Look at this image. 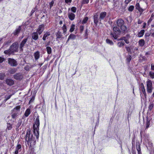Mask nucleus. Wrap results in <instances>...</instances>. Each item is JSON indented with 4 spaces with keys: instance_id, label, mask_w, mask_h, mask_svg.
I'll return each instance as SVG.
<instances>
[{
    "instance_id": "412c9836",
    "label": "nucleus",
    "mask_w": 154,
    "mask_h": 154,
    "mask_svg": "<svg viewBox=\"0 0 154 154\" xmlns=\"http://www.w3.org/2000/svg\"><path fill=\"white\" fill-rule=\"evenodd\" d=\"M136 8L140 12H143V10L140 6L139 3H137L135 6Z\"/></svg>"
},
{
    "instance_id": "bf43d9fd",
    "label": "nucleus",
    "mask_w": 154,
    "mask_h": 154,
    "mask_svg": "<svg viewBox=\"0 0 154 154\" xmlns=\"http://www.w3.org/2000/svg\"><path fill=\"white\" fill-rule=\"evenodd\" d=\"M18 150H17L16 149L15 151V154H18Z\"/></svg>"
},
{
    "instance_id": "ea45409f",
    "label": "nucleus",
    "mask_w": 154,
    "mask_h": 154,
    "mask_svg": "<svg viewBox=\"0 0 154 154\" xmlns=\"http://www.w3.org/2000/svg\"><path fill=\"white\" fill-rule=\"evenodd\" d=\"M5 76V74L3 73H0V79L2 80Z\"/></svg>"
},
{
    "instance_id": "7c9ffc66",
    "label": "nucleus",
    "mask_w": 154,
    "mask_h": 154,
    "mask_svg": "<svg viewBox=\"0 0 154 154\" xmlns=\"http://www.w3.org/2000/svg\"><path fill=\"white\" fill-rule=\"evenodd\" d=\"M136 148L138 152V154L141 153L140 149V145L139 144H136Z\"/></svg>"
},
{
    "instance_id": "423d86ee",
    "label": "nucleus",
    "mask_w": 154,
    "mask_h": 154,
    "mask_svg": "<svg viewBox=\"0 0 154 154\" xmlns=\"http://www.w3.org/2000/svg\"><path fill=\"white\" fill-rule=\"evenodd\" d=\"M147 91L148 93H151L153 89L152 81L148 80L146 82Z\"/></svg>"
},
{
    "instance_id": "f03ea898",
    "label": "nucleus",
    "mask_w": 154,
    "mask_h": 154,
    "mask_svg": "<svg viewBox=\"0 0 154 154\" xmlns=\"http://www.w3.org/2000/svg\"><path fill=\"white\" fill-rule=\"evenodd\" d=\"M116 24L117 26L120 28L121 32H125L126 30V26L124 25V22L122 19H119L118 20Z\"/></svg>"
},
{
    "instance_id": "864d4df0",
    "label": "nucleus",
    "mask_w": 154,
    "mask_h": 154,
    "mask_svg": "<svg viewBox=\"0 0 154 154\" xmlns=\"http://www.w3.org/2000/svg\"><path fill=\"white\" fill-rule=\"evenodd\" d=\"M4 60V58L2 57H0V63H2Z\"/></svg>"
},
{
    "instance_id": "f8f14e48",
    "label": "nucleus",
    "mask_w": 154,
    "mask_h": 154,
    "mask_svg": "<svg viewBox=\"0 0 154 154\" xmlns=\"http://www.w3.org/2000/svg\"><path fill=\"white\" fill-rule=\"evenodd\" d=\"M35 124L33 125V128H39V126L40 123H39V116H38L37 117L35 121Z\"/></svg>"
},
{
    "instance_id": "c03bdc74",
    "label": "nucleus",
    "mask_w": 154,
    "mask_h": 154,
    "mask_svg": "<svg viewBox=\"0 0 154 154\" xmlns=\"http://www.w3.org/2000/svg\"><path fill=\"white\" fill-rule=\"evenodd\" d=\"M54 3V1H52L49 3V9H51V7L53 6Z\"/></svg>"
},
{
    "instance_id": "ddd939ff",
    "label": "nucleus",
    "mask_w": 154,
    "mask_h": 154,
    "mask_svg": "<svg viewBox=\"0 0 154 154\" xmlns=\"http://www.w3.org/2000/svg\"><path fill=\"white\" fill-rule=\"evenodd\" d=\"M6 84L9 86H11L14 85V81L10 79H7L5 80Z\"/></svg>"
},
{
    "instance_id": "9b49d317",
    "label": "nucleus",
    "mask_w": 154,
    "mask_h": 154,
    "mask_svg": "<svg viewBox=\"0 0 154 154\" xmlns=\"http://www.w3.org/2000/svg\"><path fill=\"white\" fill-rule=\"evenodd\" d=\"M33 128V132L34 134L36 137L37 139H38L39 137V128Z\"/></svg>"
},
{
    "instance_id": "6e6d98bb",
    "label": "nucleus",
    "mask_w": 154,
    "mask_h": 154,
    "mask_svg": "<svg viewBox=\"0 0 154 154\" xmlns=\"http://www.w3.org/2000/svg\"><path fill=\"white\" fill-rule=\"evenodd\" d=\"M125 48H126V50L127 51L129 52L130 51V49L129 47H125Z\"/></svg>"
},
{
    "instance_id": "5701e85b",
    "label": "nucleus",
    "mask_w": 154,
    "mask_h": 154,
    "mask_svg": "<svg viewBox=\"0 0 154 154\" xmlns=\"http://www.w3.org/2000/svg\"><path fill=\"white\" fill-rule=\"evenodd\" d=\"M130 35H127L125 36V38L124 40L126 44H129V39L130 38Z\"/></svg>"
},
{
    "instance_id": "9d476101",
    "label": "nucleus",
    "mask_w": 154,
    "mask_h": 154,
    "mask_svg": "<svg viewBox=\"0 0 154 154\" xmlns=\"http://www.w3.org/2000/svg\"><path fill=\"white\" fill-rule=\"evenodd\" d=\"M27 41V38H24L23 39V40L21 42L20 46V51H23V48L24 46L25 45L26 43V42Z\"/></svg>"
},
{
    "instance_id": "b1692460",
    "label": "nucleus",
    "mask_w": 154,
    "mask_h": 154,
    "mask_svg": "<svg viewBox=\"0 0 154 154\" xmlns=\"http://www.w3.org/2000/svg\"><path fill=\"white\" fill-rule=\"evenodd\" d=\"M141 87L142 88V91L143 92V94L144 95L145 97V98H146V91L145 88L144 86L143 83H142L141 85Z\"/></svg>"
},
{
    "instance_id": "a19ab883",
    "label": "nucleus",
    "mask_w": 154,
    "mask_h": 154,
    "mask_svg": "<svg viewBox=\"0 0 154 154\" xmlns=\"http://www.w3.org/2000/svg\"><path fill=\"white\" fill-rule=\"evenodd\" d=\"M16 72V70L15 69H11L9 70V72L11 74H13Z\"/></svg>"
},
{
    "instance_id": "1a4fd4ad",
    "label": "nucleus",
    "mask_w": 154,
    "mask_h": 154,
    "mask_svg": "<svg viewBox=\"0 0 154 154\" xmlns=\"http://www.w3.org/2000/svg\"><path fill=\"white\" fill-rule=\"evenodd\" d=\"M44 26L43 24H42L39 25L38 28L37 29L36 32L39 35H40L43 32L44 30Z\"/></svg>"
},
{
    "instance_id": "4c0bfd02",
    "label": "nucleus",
    "mask_w": 154,
    "mask_h": 154,
    "mask_svg": "<svg viewBox=\"0 0 154 154\" xmlns=\"http://www.w3.org/2000/svg\"><path fill=\"white\" fill-rule=\"evenodd\" d=\"M132 58L131 56L130 55L128 56L127 57L126 60L127 62H129Z\"/></svg>"
},
{
    "instance_id": "6ab92c4d",
    "label": "nucleus",
    "mask_w": 154,
    "mask_h": 154,
    "mask_svg": "<svg viewBox=\"0 0 154 154\" xmlns=\"http://www.w3.org/2000/svg\"><path fill=\"white\" fill-rule=\"evenodd\" d=\"M31 113V109L30 108H28L26 110L24 116L25 117H27Z\"/></svg>"
},
{
    "instance_id": "4468645a",
    "label": "nucleus",
    "mask_w": 154,
    "mask_h": 154,
    "mask_svg": "<svg viewBox=\"0 0 154 154\" xmlns=\"http://www.w3.org/2000/svg\"><path fill=\"white\" fill-rule=\"evenodd\" d=\"M68 17L70 20H73L75 18V15L73 13L69 12L68 13Z\"/></svg>"
},
{
    "instance_id": "4d7b16f0",
    "label": "nucleus",
    "mask_w": 154,
    "mask_h": 154,
    "mask_svg": "<svg viewBox=\"0 0 154 154\" xmlns=\"http://www.w3.org/2000/svg\"><path fill=\"white\" fill-rule=\"evenodd\" d=\"M130 1L129 0H125V3L126 4H128L129 3Z\"/></svg>"
},
{
    "instance_id": "13d9d810",
    "label": "nucleus",
    "mask_w": 154,
    "mask_h": 154,
    "mask_svg": "<svg viewBox=\"0 0 154 154\" xmlns=\"http://www.w3.org/2000/svg\"><path fill=\"white\" fill-rule=\"evenodd\" d=\"M142 22V21L140 20H139L138 21V24H141Z\"/></svg>"
},
{
    "instance_id": "cd10ccee",
    "label": "nucleus",
    "mask_w": 154,
    "mask_h": 154,
    "mask_svg": "<svg viewBox=\"0 0 154 154\" xmlns=\"http://www.w3.org/2000/svg\"><path fill=\"white\" fill-rule=\"evenodd\" d=\"M21 29L20 27L19 26V27L15 30V32H14V35H17L20 32Z\"/></svg>"
},
{
    "instance_id": "680f3d73",
    "label": "nucleus",
    "mask_w": 154,
    "mask_h": 154,
    "mask_svg": "<svg viewBox=\"0 0 154 154\" xmlns=\"http://www.w3.org/2000/svg\"><path fill=\"white\" fill-rule=\"evenodd\" d=\"M125 38V36H124V37H122V38H121L120 39V40H124V39Z\"/></svg>"
},
{
    "instance_id": "58836bf2",
    "label": "nucleus",
    "mask_w": 154,
    "mask_h": 154,
    "mask_svg": "<svg viewBox=\"0 0 154 154\" xmlns=\"http://www.w3.org/2000/svg\"><path fill=\"white\" fill-rule=\"evenodd\" d=\"M150 76L152 79L154 78V72H153L150 71L149 73Z\"/></svg>"
},
{
    "instance_id": "6e6552de",
    "label": "nucleus",
    "mask_w": 154,
    "mask_h": 154,
    "mask_svg": "<svg viewBox=\"0 0 154 154\" xmlns=\"http://www.w3.org/2000/svg\"><path fill=\"white\" fill-rule=\"evenodd\" d=\"M8 63L12 66H16L17 64V62L15 60L9 58L8 59Z\"/></svg>"
},
{
    "instance_id": "0eeeda50",
    "label": "nucleus",
    "mask_w": 154,
    "mask_h": 154,
    "mask_svg": "<svg viewBox=\"0 0 154 154\" xmlns=\"http://www.w3.org/2000/svg\"><path fill=\"white\" fill-rule=\"evenodd\" d=\"M14 78L17 80H21L23 78V75L20 73H17L14 75Z\"/></svg>"
},
{
    "instance_id": "2eb2a0df",
    "label": "nucleus",
    "mask_w": 154,
    "mask_h": 154,
    "mask_svg": "<svg viewBox=\"0 0 154 154\" xmlns=\"http://www.w3.org/2000/svg\"><path fill=\"white\" fill-rule=\"evenodd\" d=\"M32 38L35 40H37L38 38V35L37 32H34L32 34Z\"/></svg>"
},
{
    "instance_id": "f257e3e1",
    "label": "nucleus",
    "mask_w": 154,
    "mask_h": 154,
    "mask_svg": "<svg viewBox=\"0 0 154 154\" xmlns=\"http://www.w3.org/2000/svg\"><path fill=\"white\" fill-rule=\"evenodd\" d=\"M25 140L27 144L28 145H30V146L33 144H34V143L35 142V140L33 135H30V130L29 128L27 130L25 136Z\"/></svg>"
},
{
    "instance_id": "c756f323",
    "label": "nucleus",
    "mask_w": 154,
    "mask_h": 154,
    "mask_svg": "<svg viewBox=\"0 0 154 154\" xmlns=\"http://www.w3.org/2000/svg\"><path fill=\"white\" fill-rule=\"evenodd\" d=\"M106 42L107 43L111 45H113V42L109 39H107L106 40Z\"/></svg>"
},
{
    "instance_id": "a18cd8bd",
    "label": "nucleus",
    "mask_w": 154,
    "mask_h": 154,
    "mask_svg": "<svg viewBox=\"0 0 154 154\" xmlns=\"http://www.w3.org/2000/svg\"><path fill=\"white\" fill-rule=\"evenodd\" d=\"M21 145L18 144L16 147V149L17 150H18L20 149H21Z\"/></svg>"
},
{
    "instance_id": "f3484780",
    "label": "nucleus",
    "mask_w": 154,
    "mask_h": 154,
    "mask_svg": "<svg viewBox=\"0 0 154 154\" xmlns=\"http://www.w3.org/2000/svg\"><path fill=\"white\" fill-rule=\"evenodd\" d=\"M93 17L94 23L96 24H97L99 21V20H100L99 18H98V15L97 14H96L94 15Z\"/></svg>"
},
{
    "instance_id": "72a5a7b5",
    "label": "nucleus",
    "mask_w": 154,
    "mask_h": 154,
    "mask_svg": "<svg viewBox=\"0 0 154 154\" xmlns=\"http://www.w3.org/2000/svg\"><path fill=\"white\" fill-rule=\"evenodd\" d=\"M75 25L74 24H72L71 26L69 31L70 32H72L74 30Z\"/></svg>"
},
{
    "instance_id": "69168bd1",
    "label": "nucleus",
    "mask_w": 154,
    "mask_h": 154,
    "mask_svg": "<svg viewBox=\"0 0 154 154\" xmlns=\"http://www.w3.org/2000/svg\"><path fill=\"white\" fill-rule=\"evenodd\" d=\"M152 19H151V18H150L148 21V22H150L152 21Z\"/></svg>"
},
{
    "instance_id": "09e8293b",
    "label": "nucleus",
    "mask_w": 154,
    "mask_h": 154,
    "mask_svg": "<svg viewBox=\"0 0 154 154\" xmlns=\"http://www.w3.org/2000/svg\"><path fill=\"white\" fill-rule=\"evenodd\" d=\"M11 96H12V95L10 94L8 96H6L5 97V98H6V100H8L10 98V97H11Z\"/></svg>"
},
{
    "instance_id": "20e7f679",
    "label": "nucleus",
    "mask_w": 154,
    "mask_h": 154,
    "mask_svg": "<svg viewBox=\"0 0 154 154\" xmlns=\"http://www.w3.org/2000/svg\"><path fill=\"white\" fill-rule=\"evenodd\" d=\"M10 48L12 52L15 53L18 52V43L17 42L13 43L10 46Z\"/></svg>"
},
{
    "instance_id": "e2e57ef3",
    "label": "nucleus",
    "mask_w": 154,
    "mask_h": 154,
    "mask_svg": "<svg viewBox=\"0 0 154 154\" xmlns=\"http://www.w3.org/2000/svg\"><path fill=\"white\" fill-rule=\"evenodd\" d=\"M25 69L26 70H28L29 69V68L26 66L25 67Z\"/></svg>"
},
{
    "instance_id": "393cba45",
    "label": "nucleus",
    "mask_w": 154,
    "mask_h": 154,
    "mask_svg": "<svg viewBox=\"0 0 154 154\" xmlns=\"http://www.w3.org/2000/svg\"><path fill=\"white\" fill-rule=\"evenodd\" d=\"M145 31L144 30H141L140 32H139L137 36L139 37H142L144 35V33Z\"/></svg>"
},
{
    "instance_id": "8fccbe9b",
    "label": "nucleus",
    "mask_w": 154,
    "mask_h": 154,
    "mask_svg": "<svg viewBox=\"0 0 154 154\" xmlns=\"http://www.w3.org/2000/svg\"><path fill=\"white\" fill-rule=\"evenodd\" d=\"M57 38H60L61 37L62 35L60 33H58L57 35Z\"/></svg>"
},
{
    "instance_id": "37998d69",
    "label": "nucleus",
    "mask_w": 154,
    "mask_h": 154,
    "mask_svg": "<svg viewBox=\"0 0 154 154\" xmlns=\"http://www.w3.org/2000/svg\"><path fill=\"white\" fill-rule=\"evenodd\" d=\"M77 8L75 7H73L71 8V10L72 11L73 13H75L76 11Z\"/></svg>"
},
{
    "instance_id": "c85d7f7f",
    "label": "nucleus",
    "mask_w": 154,
    "mask_h": 154,
    "mask_svg": "<svg viewBox=\"0 0 154 154\" xmlns=\"http://www.w3.org/2000/svg\"><path fill=\"white\" fill-rule=\"evenodd\" d=\"M4 53L6 54H10L13 53L11 52V49L10 48L8 50L5 51H4Z\"/></svg>"
},
{
    "instance_id": "aec40b11",
    "label": "nucleus",
    "mask_w": 154,
    "mask_h": 154,
    "mask_svg": "<svg viewBox=\"0 0 154 154\" xmlns=\"http://www.w3.org/2000/svg\"><path fill=\"white\" fill-rule=\"evenodd\" d=\"M150 122V120L148 119V117H147L145 122L146 129H147L149 127Z\"/></svg>"
},
{
    "instance_id": "a211bd4d",
    "label": "nucleus",
    "mask_w": 154,
    "mask_h": 154,
    "mask_svg": "<svg viewBox=\"0 0 154 154\" xmlns=\"http://www.w3.org/2000/svg\"><path fill=\"white\" fill-rule=\"evenodd\" d=\"M40 52L38 51H37L34 53V56L35 60H38L40 57Z\"/></svg>"
},
{
    "instance_id": "bb28decb",
    "label": "nucleus",
    "mask_w": 154,
    "mask_h": 154,
    "mask_svg": "<svg viewBox=\"0 0 154 154\" xmlns=\"http://www.w3.org/2000/svg\"><path fill=\"white\" fill-rule=\"evenodd\" d=\"M125 42L124 41H122L118 43L117 45L119 47H121L124 46L125 45Z\"/></svg>"
},
{
    "instance_id": "603ef678",
    "label": "nucleus",
    "mask_w": 154,
    "mask_h": 154,
    "mask_svg": "<svg viewBox=\"0 0 154 154\" xmlns=\"http://www.w3.org/2000/svg\"><path fill=\"white\" fill-rule=\"evenodd\" d=\"M151 69L152 70H154V64L153 63L151 64Z\"/></svg>"
},
{
    "instance_id": "de8ad7c7",
    "label": "nucleus",
    "mask_w": 154,
    "mask_h": 154,
    "mask_svg": "<svg viewBox=\"0 0 154 154\" xmlns=\"http://www.w3.org/2000/svg\"><path fill=\"white\" fill-rule=\"evenodd\" d=\"M63 32H65L66 31V26L65 25H64L63 26Z\"/></svg>"
},
{
    "instance_id": "39448f33",
    "label": "nucleus",
    "mask_w": 154,
    "mask_h": 154,
    "mask_svg": "<svg viewBox=\"0 0 154 154\" xmlns=\"http://www.w3.org/2000/svg\"><path fill=\"white\" fill-rule=\"evenodd\" d=\"M20 106H17L13 109L11 115L13 118L14 119L17 116L19 112L20 111Z\"/></svg>"
},
{
    "instance_id": "4be33fe9",
    "label": "nucleus",
    "mask_w": 154,
    "mask_h": 154,
    "mask_svg": "<svg viewBox=\"0 0 154 154\" xmlns=\"http://www.w3.org/2000/svg\"><path fill=\"white\" fill-rule=\"evenodd\" d=\"M145 44V42L143 39H141L138 42L139 45L140 47H143Z\"/></svg>"
},
{
    "instance_id": "e433bc0d",
    "label": "nucleus",
    "mask_w": 154,
    "mask_h": 154,
    "mask_svg": "<svg viewBox=\"0 0 154 154\" xmlns=\"http://www.w3.org/2000/svg\"><path fill=\"white\" fill-rule=\"evenodd\" d=\"M89 0H82V4H87L88 3Z\"/></svg>"
},
{
    "instance_id": "79ce46f5",
    "label": "nucleus",
    "mask_w": 154,
    "mask_h": 154,
    "mask_svg": "<svg viewBox=\"0 0 154 154\" xmlns=\"http://www.w3.org/2000/svg\"><path fill=\"white\" fill-rule=\"evenodd\" d=\"M134 8V6L133 5H131L129 7L128 10L130 11H132L133 10Z\"/></svg>"
},
{
    "instance_id": "7ed1b4c3",
    "label": "nucleus",
    "mask_w": 154,
    "mask_h": 154,
    "mask_svg": "<svg viewBox=\"0 0 154 154\" xmlns=\"http://www.w3.org/2000/svg\"><path fill=\"white\" fill-rule=\"evenodd\" d=\"M113 30L114 32L113 33H111V35L115 39H116L118 38V35H119L122 32L121 31L119 28L117 26L114 27Z\"/></svg>"
},
{
    "instance_id": "2f4dec72",
    "label": "nucleus",
    "mask_w": 154,
    "mask_h": 154,
    "mask_svg": "<svg viewBox=\"0 0 154 154\" xmlns=\"http://www.w3.org/2000/svg\"><path fill=\"white\" fill-rule=\"evenodd\" d=\"M46 49L47 53L48 54H50L51 53V49L50 47L48 46L46 47Z\"/></svg>"
},
{
    "instance_id": "5fc2aeb1",
    "label": "nucleus",
    "mask_w": 154,
    "mask_h": 154,
    "mask_svg": "<svg viewBox=\"0 0 154 154\" xmlns=\"http://www.w3.org/2000/svg\"><path fill=\"white\" fill-rule=\"evenodd\" d=\"M84 27L83 26H80V29L81 31H82L84 29Z\"/></svg>"
},
{
    "instance_id": "c9c22d12",
    "label": "nucleus",
    "mask_w": 154,
    "mask_h": 154,
    "mask_svg": "<svg viewBox=\"0 0 154 154\" xmlns=\"http://www.w3.org/2000/svg\"><path fill=\"white\" fill-rule=\"evenodd\" d=\"M154 104L152 103H151L150 104L148 107L149 109L150 110H151L154 106Z\"/></svg>"
},
{
    "instance_id": "052dcab7",
    "label": "nucleus",
    "mask_w": 154,
    "mask_h": 154,
    "mask_svg": "<svg viewBox=\"0 0 154 154\" xmlns=\"http://www.w3.org/2000/svg\"><path fill=\"white\" fill-rule=\"evenodd\" d=\"M35 10L34 9H32L31 11V14H32L35 12Z\"/></svg>"
},
{
    "instance_id": "49530a36",
    "label": "nucleus",
    "mask_w": 154,
    "mask_h": 154,
    "mask_svg": "<svg viewBox=\"0 0 154 154\" xmlns=\"http://www.w3.org/2000/svg\"><path fill=\"white\" fill-rule=\"evenodd\" d=\"M7 128L8 130H11V129L12 126L10 124H7Z\"/></svg>"
},
{
    "instance_id": "338daca9",
    "label": "nucleus",
    "mask_w": 154,
    "mask_h": 154,
    "mask_svg": "<svg viewBox=\"0 0 154 154\" xmlns=\"http://www.w3.org/2000/svg\"><path fill=\"white\" fill-rule=\"evenodd\" d=\"M70 39V38H69V37H68V39H67V41L66 42L67 43V42H68L69 41V39Z\"/></svg>"
},
{
    "instance_id": "0e129e2a",
    "label": "nucleus",
    "mask_w": 154,
    "mask_h": 154,
    "mask_svg": "<svg viewBox=\"0 0 154 154\" xmlns=\"http://www.w3.org/2000/svg\"><path fill=\"white\" fill-rule=\"evenodd\" d=\"M151 36L154 37V32L151 33Z\"/></svg>"
},
{
    "instance_id": "3c124183",
    "label": "nucleus",
    "mask_w": 154,
    "mask_h": 154,
    "mask_svg": "<svg viewBox=\"0 0 154 154\" xmlns=\"http://www.w3.org/2000/svg\"><path fill=\"white\" fill-rule=\"evenodd\" d=\"M72 0H65V2L66 3L68 4L69 3L71 2Z\"/></svg>"
},
{
    "instance_id": "f704fd0d",
    "label": "nucleus",
    "mask_w": 154,
    "mask_h": 154,
    "mask_svg": "<svg viewBox=\"0 0 154 154\" xmlns=\"http://www.w3.org/2000/svg\"><path fill=\"white\" fill-rule=\"evenodd\" d=\"M88 17H85L83 20L82 22V24H85V23L87 21H88Z\"/></svg>"
},
{
    "instance_id": "a878e982",
    "label": "nucleus",
    "mask_w": 154,
    "mask_h": 154,
    "mask_svg": "<svg viewBox=\"0 0 154 154\" xmlns=\"http://www.w3.org/2000/svg\"><path fill=\"white\" fill-rule=\"evenodd\" d=\"M50 35V34L49 32H47L45 33L43 37V39L44 41H45L46 39V38L48 36H49Z\"/></svg>"
},
{
    "instance_id": "473e14b6",
    "label": "nucleus",
    "mask_w": 154,
    "mask_h": 154,
    "mask_svg": "<svg viewBox=\"0 0 154 154\" xmlns=\"http://www.w3.org/2000/svg\"><path fill=\"white\" fill-rule=\"evenodd\" d=\"M69 38L72 39H74L75 38V35L73 34H71L69 36Z\"/></svg>"
},
{
    "instance_id": "dca6fc26",
    "label": "nucleus",
    "mask_w": 154,
    "mask_h": 154,
    "mask_svg": "<svg viewBox=\"0 0 154 154\" xmlns=\"http://www.w3.org/2000/svg\"><path fill=\"white\" fill-rule=\"evenodd\" d=\"M106 13L105 12H103L100 13V17L99 20L100 21L103 20L106 17Z\"/></svg>"
},
{
    "instance_id": "774afa93",
    "label": "nucleus",
    "mask_w": 154,
    "mask_h": 154,
    "mask_svg": "<svg viewBox=\"0 0 154 154\" xmlns=\"http://www.w3.org/2000/svg\"><path fill=\"white\" fill-rule=\"evenodd\" d=\"M60 24H61L63 23L62 21H60Z\"/></svg>"
}]
</instances>
